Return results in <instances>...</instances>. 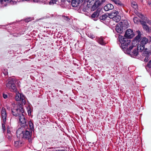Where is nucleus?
Wrapping results in <instances>:
<instances>
[{"instance_id":"1","label":"nucleus","mask_w":151,"mask_h":151,"mask_svg":"<svg viewBox=\"0 0 151 151\" xmlns=\"http://www.w3.org/2000/svg\"><path fill=\"white\" fill-rule=\"evenodd\" d=\"M118 38L119 42L121 43V46L122 48L124 50H126L127 53L130 54V51L134 46L131 44L130 40H127L124 36L120 35H119Z\"/></svg>"},{"instance_id":"2","label":"nucleus","mask_w":151,"mask_h":151,"mask_svg":"<svg viewBox=\"0 0 151 151\" xmlns=\"http://www.w3.org/2000/svg\"><path fill=\"white\" fill-rule=\"evenodd\" d=\"M16 134L17 137L19 138L27 139L29 142H31V139L30 138L31 134L29 131L26 130L22 131L21 128L18 129L16 132Z\"/></svg>"},{"instance_id":"3","label":"nucleus","mask_w":151,"mask_h":151,"mask_svg":"<svg viewBox=\"0 0 151 151\" xmlns=\"http://www.w3.org/2000/svg\"><path fill=\"white\" fill-rule=\"evenodd\" d=\"M16 82L14 78H11L9 79L8 83L6 85V87L12 91L17 92V89L15 85Z\"/></svg>"},{"instance_id":"4","label":"nucleus","mask_w":151,"mask_h":151,"mask_svg":"<svg viewBox=\"0 0 151 151\" xmlns=\"http://www.w3.org/2000/svg\"><path fill=\"white\" fill-rule=\"evenodd\" d=\"M15 99L16 101H19L17 103V105H18L19 102H20L22 105H24L25 104L26 100L24 97L19 93H16V95Z\"/></svg>"},{"instance_id":"5","label":"nucleus","mask_w":151,"mask_h":151,"mask_svg":"<svg viewBox=\"0 0 151 151\" xmlns=\"http://www.w3.org/2000/svg\"><path fill=\"white\" fill-rule=\"evenodd\" d=\"M148 42V39L145 37H143L140 42V44L138 45V49L139 50L141 51H143L145 48V45L147 44Z\"/></svg>"},{"instance_id":"6","label":"nucleus","mask_w":151,"mask_h":151,"mask_svg":"<svg viewBox=\"0 0 151 151\" xmlns=\"http://www.w3.org/2000/svg\"><path fill=\"white\" fill-rule=\"evenodd\" d=\"M13 116H19L20 114V112L18 113V107L17 105L15 104H12L11 108Z\"/></svg>"},{"instance_id":"7","label":"nucleus","mask_w":151,"mask_h":151,"mask_svg":"<svg viewBox=\"0 0 151 151\" xmlns=\"http://www.w3.org/2000/svg\"><path fill=\"white\" fill-rule=\"evenodd\" d=\"M18 0H0L1 3L3 6H6L8 3H10L11 4H16Z\"/></svg>"},{"instance_id":"8","label":"nucleus","mask_w":151,"mask_h":151,"mask_svg":"<svg viewBox=\"0 0 151 151\" xmlns=\"http://www.w3.org/2000/svg\"><path fill=\"white\" fill-rule=\"evenodd\" d=\"M134 35L133 31L131 29H129L126 30L124 36L126 37L130 38H132Z\"/></svg>"},{"instance_id":"9","label":"nucleus","mask_w":151,"mask_h":151,"mask_svg":"<svg viewBox=\"0 0 151 151\" xmlns=\"http://www.w3.org/2000/svg\"><path fill=\"white\" fill-rule=\"evenodd\" d=\"M123 23H120L116 26L115 30L117 32L120 34L123 32Z\"/></svg>"},{"instance_id":"10","label":"nucleus","mask_w":151,"mask_h":151,"mask_svg":"<svg viewBox=\"0 0 151 151\" xmlns=\"http://www.w3.org/2000/svg\"><path fill=\"white\" fill-rule=\"evenodd\" d=\"M138 35L136 36L135 38V40H134L133 41L132 43L131 42V44L132 45V44H133L134 43L136 42V44L137 45L138 43V42L140 40V39L141 37V32L140 31H137Z\"/></svg>"},{"instance_id":"11","label":"nucleus","mask_w":151,"mask_h":151,"mask_svg":"<svg viewBox=\"0 0 151 151\" xmlns=\"http://www.w3.org/2000/svg\"><path fill=\"white\" fill-rule=\"evenodd\" d=\"M114 8V6L112 4H108L104 6V9L105 11H107L113 9Z\"/></svg>"},{"instance_id":"12","label":"nucleus","mask_w":151,"mask_h":151,"mask_svg":"<svg viewBox=\"0 0 151 151\" xmlns=\"http://www.w3.org/2000/svg\"><path fill=\"white\" fill-rule=\"evenodd\" d=\"M19 112L20 114L19 116V121H21V120H23L25 118V117L23 114L24 110L23 108L21 107H20Z\"/></svg>"},{"instance_id":"13","label":"nucleus","mask_w":151,"mask_h":151,"mask_svg":"<svg viewBox=\"0 0 151 151\" xmlns=\"http://www.w3.org/2000/svg\"><path fill=\"white\" fill-rule=\"evenodd\" d=\"M1 116L3 120V122L5 123L6 121V114L5 109L3 108L1 110Z\"/></svg>"},{"instance_id":"14","label":"nucleus","mask_w":151,"mask_h":151,"mask_svg":"<svg viewBox=\"0 0 151 151\" xmlns=\"http://www.w3.org/2000/svg\"><path fill=\"white\" fill-rule=\"evenodd\" d=\"M80 2L79 0H72L71 2L72 6L74 7H77L80 4Z\"/></svg>"},{"instance_id":"15","label":"nucleus","mask_w":151,"mask_h":151,"mask_svg":"<svg viewBox=\"0 0 151 151\" xmlns=\"http://www.w3.org/2000/svg\"><path fill=\"white\" fill-rule=\"evenodd\" d=\"M119 12L116 10H113L110 13L108 14V15L109 16V18H111V17H113L118 15Z\"/></svg>"},{"instance_id":"16","label":"nucleus","mask_w":151,"mask_h":151,"mask_svg":"<svg viewBox=\"0 0 151 151\" xmlns=\"http://www.w3.org/2000/svg\"><path fill=\"white\" fill-rule=\"evenodd\" d=\"M100 5L99 2V1H95L92 7V10H93V11L98 8Z\"/></svg>"},{"instance_id":"17","label":"nucleus","mask_w":151,"mask_h":151,"mask_svg":"<svg viewBox=\"0 0 151 151\" xmlns=\"http://www.w3.org/2000/svg\"><path fill=\"white\" fill-rule=\"evenodd\" d=\"M111 18H112L113 20L116 22H118L120 20L121 17L119 15H117L113 17H111Z\"/></svg>"},{"instance_id":"18","label":"nucleus","mask_w":151,"mask_h":151,"mask_svg":"<svg viewBox=\"0 0 151 151\" xmlns=\"http://www.w3.org/2000/svg\"><path fill=\"white\" fill-rule=\"evenodd\" d=\"M99 13V10L97 9L96 12H94L91 15V17L93 19L94 18L98 17Z\"/></svg>"},{"instance_id":"19","label":"nucleus","mask_w":151,"mask_h":151,"mask_svg":"<svg viewBox=\"0 0 151 151\" xmlns=\"http://www.w3.org/2000/svg\"><path fill=\"white\" fill-rule=\"evenodd\" d=\"M97 41L101 45H104L106 44V43L104 41V40L102 37H99L98 38Z\"/></svg>"},{"instance_id":"20","label":"nucleus","mask_w":151,"mask_h":151,"mask_svg":"<svg viewBox=\"0 0 151 151\" xmlns=\"http://www.w3.org/2000/svg\"><path fill=\"white\" fill-rule=\"evenodd\" d=\"M22 141H18L15 142L14 143V145L16 147H20L22 146Z\"/></svg>"},{"instance_id":"21","label":"nucleus","mask_w":151,"mask_h":151,"mask_svg":"<svg viewBox=\"0 0 151 151\" xmlns=\"http://www.w3.org/2000/svg\"><path fill=\"white\" fill-rule=\"evenodd\" d=\"M109 16L108 14H105L100 17L99 18L101 20H105Z\"/></svg>"},{"instance_id":"22","label":"nucleus","mask_w":151,"mask_h":151,"mask_svg":"<svg viewBox=\"0 0 151 151\" xmlns=\"http://www.w3.org/2000/svg\"><path fill=\"white\" fill-rule=\"evenodd\" d=\"M19 121L20 124L22 127H24L26 125V121L25 119Z\"/></svg>"},{"instance_id":"23","label":"nucleus","mask_w":151,"mask_h":151,"mask_svg":"<svg viewBox=\"0 0 151 151\" xmlns=\"http://www.w3.org/2000/svg\"><path fill=\"white\" fill-rule=\"evenodd\" d=\"M86 34L89 37L92 39L95 37V36L90 32H87L86 33Z\"/></svg>"},{"instance_id":"24","label":"nucleus","mask_w":151,"mask_h":151,"mask_svg":"<svg viewBox=\"0 0 151 151\" xmlns=\"http://www.w3.org/2000/svg\"><path fill=\"white\" fill-rule=\"evenodd\" d=\"M138 50H139L138 49V48H137V49H134V50L133 51V52H132V53L134 57H136L137 55L138 54Z\"/></svg>"},{"instance_id":"25","label":"nucleus","mask_w":151,"mask_h":151,"mask_svg":"<svg viewBox=\"0 0 151 151\" xmlns=\"http://www.w3.org/2000/svg\"><path fill=\"white\" fill-rule=\"evenodd\" d=\"M112 1L114 2L115 4L119 5H122V3L119 0H111Z\"/></svg>"},{"instance_id":"26","label":"nucleus","mask_w":151,"mask_h":151,"mask_svg":"<svg viewBox=\"0 0 151 151\" xmlns=\"http://www.w3.org/2000/svg\"><path fill=\"white\" fill-rule=\"evenodd\" d=\"M143 27L144 29L145 30L147 31H149V28L147 25H144Z\"/></svg>"},{"instance_id":"27","label":"nucleus","mask_w":151,"mask_h":151,"mask_svg":"<svg viewBox=\"0 0 151 151\" xmlns=\"http://www.w3.org/2000/svg\"><path fill=\"white\" fill-rule=\"evenodd\" d=\"M17 105V106H18V111H17V112H18V113H19L20 107H21L22 108H23L22 107V106L23 105H22L21 104L20 102H19L18 105Z\"/></svg>"},{"instance_id":"28","label":"nucleus","mask_w":151,"mask_h":151,"mask_svg":"<svg viewBox=\"0 0 151 151\" xmlns=\"http://www.w3.org/2000/svg\"><path fill=\"white\" fill-rule=\"evenodd\" d=\"M6 137L9 139H11L12 136L10 133H7V135H6Z\"/></svg>"},{"instance_id":"29","label":"nucleus","mask_w":151,"mask_h":151,"mask_svg":"<svg viewBox=\"0 0 151 151\" xmlns=\"http://www.w3.org/2000/svg\"><path fill=\"white\" fill-rule=\"evenodd\" d=\"M133 21L135 23H137L138 21V18L137 17H134L133 19Z\"/></svg>"},{"instance_id":"30","label":"nucleus","mask_w":151,"mask_h":151,"mask_svg":"<svg viewBox=\"0 0 151 151\" xmlns=\"http://www.w3.org/2000/svg\"><path fill=\"white\" fill-rule=\"evenodd\" d=\"M29 126H30V128L31 129H33L34 127H33V124L31 122H30L29 123Z\"/></svg>"},{"instance_id":"31","label":"nucleus","mask_w":151,"mask_h":151,"mask_svg":"<svg viewBox=\"0 0 151 151\" xmlns=\"http://www.w3.org/2000/svg\"><path fill=\"white\" fill-rule=\"evenodd\" d=\"M147 65L149 68H151V60L148 63Z\"/></svg>"},{"instance_id":"32","label":"nucleus","mask_w":151,"mask_h":151,"mask_svg":"<svg viewBox=\"0 0 151 151\" xmlns=\"http://www.w3.org/2000/svg\"><path fill=\"white\" fill-rule=\"evenodd\" d=\"M63 19L67 21H68L70 19L67 17L64 16L63 17Z\"/></svg>"},{"instance_id":"33","label":"nucleus","mask_w":151,"mask_h":151,"mask_svg":"<svg viewBox=\"0 0 151 151\" xmlns=\"http://www.w3.org/2000/svg\"><path fill=\"white\" fill-rule=\"evenodd\" d=\"M2 129L4 132L5 130V127L4 124H2Z\"/></svg>"},{"instance_id":"34","label":"nucleus","mask_w":151,"mask_h":151,"mask_svg":"<svg viewBox=\"0 0 151 151\" xmlns=\"http://www.w3.org/2000/svg\"><path fill=\"white\" fill-rule=\"evenodd\" d=\"M7 133H10V127H8L7 128Z\"/></svg>"},{"instance_id":"35","label":"nucleus","mask_w":151,"mask_h":151,"mask_svg":"<svg viewBox=\"0 0 151 151\" xmlns=\"http://www.w3.org/2000/svg\"><path fill=\"white\" fill-rule=\"evenodd\" d=\"M132 5L133 7L135 8H136L137 7V5L136 4H135L132 3Z\"/></svg>"},{"instance_id":"36","label":"nucleus","mask_w":151,"mask_h":151,"mask_svg":"<svg viewBox=\"0 0 151 151\" xmlns=\"http://www.w3.org/2000/svg\"><path fill=\"white\" fill-rule=\"evenodd\" d=\"M143 54H145V55H149L148 52L147 51H145L143 52Z\"/></svg>"},{"instance_id":"37","label":"nucleus","mask_w":151,"mask_h":151,"mask_svg":"<svg viewBox=\"0 0 151 151\" xmlns=\"http://www.w3.org/2000/svg\"><path fill=\"white\" fill-rule=\"evenodd\" d=\"M28 113L29 115H31V110L30 109L28 110Z\"/></svg>"},{"instance_id":"38","label":"nucleus","mask_w":151,"mask_h":151,"mask_svg":"<svg viewBox=\"0 0 151 151\" xmlns=\"http://www.w3.org/2000/svg\"><path fill=\"white\" fill-rule=\"evenodd\" d=\"M3 97L4 99H6L7 98V96L6 94L3 93Z\"/></svg>"},{"instance_id":"39","label":"nucleus","mask_w":151,"mask_h":151,"mask_svg":"<svg viewBox=\"0 0 151 151\" xmlns=\"http://www.w3.org/2000/svg\"><path fill=\"white\" fill-rule=\"evenodd\" d=\"M148 60V58L147 57H145L144 59V61L145 62H147Z\"/></svg>"},{"instance_id":"40","label":"nucleus","mask_w":151,"mask_h":151,"mask_svg":"<svg viewBox=\"0 0 151 151\" xmlns=\"http://www.w3.org/2000/svg\"><path fill=\"white\" fill-rule=\"evenodd\" d=\"M148 38L147 39H148V41L150 42H151V37L150 36H148Z\"/></svg>"},{"instance_id":"41","label":"nucleus","mask_w":151,"mask_h":151,"mask_svg":"<svg viewBox=\"0 0 151 151\" xmlns=\"http://www.w3.org/2000/svg\"><path fill=\"white\" fill-rule=\"evenodd\" d=\"M142 26H143L144 25H146V23L145 22H142Z\"/></svg>"},{"instance_id":"42","label":"nucleus","mask_w":151,"mask_h":151,"mask_svg":"<svg viewBox=\"0 0 151 151\" xmlns=\"http://www.w3.org/2000/svg\"><path fill=\"white\" fill-rule=\"evenodd\" d=\"M147 23L150 25H151V21H148Z\"/></svg>"},{"instance_id":"43","label":"nucleus","mask_w":151,"mask_h":151,"mask_svg":"<svg viewBox=\"0 0 151 151\" xmlns=\"http://www.w3.org/2000/svg\"><path fill=\"white\" fill-rule=\"evenodd\" d=\"M147 23L150 25H151V21H148Z\"/></svg>"},{"instance_id":"44","label":"nucleus","mask_w":151,"mask_h":151,"mask_svg":"<svg viewBox=\"0 0 151 151\" xmlns=\"http://www.w3.org/2000/svg\"><path fill=\"white\" fill-rule=\"evenodd\" d=\"M147 23L150 25H151V21H148Z\"/></svg>"},{"instance_id":"45","label":"nucleus","mask_w":151,"mask_h":151,"mask_svg":"<svg viewBox=\"0 0 151 151\" xmlns=\"http://www.w3.org/2000/svg\"><path fill=\"white\" fill-rule=\"evenodd\" d=\"M151 4V2L150 1H148V4L149 5H150Z\"/></svg>"},{"instance_id":"46","label":"nucleus","mask_w":151,"mask_h":151,"mask_svg":"<svg viewBox=\"0 0 151 151\" xmlns=\"http://www.w3.org/2000/svg\"><path fill=\"white\" fill-rule=\"evenodd\" d=\"M39 0H33L35 2H37Z\"/></svg>"},{"instance_id":"47","label":"nucleus","mask_w":151,"mask_h":151,"mask_svg":"<svg viewBox=\"0 0 151 151\" xmlns=\"http://www.w3.org/2000/svg\"><path fill=\"white\" fill-rule=\"evenodd\" d=\"M7 109H8L9 110H10V108L9 106H7Z\"/></svg>"},{"instance_id":"48","label":"nucleus","mask_w":151,"mask_h":151,"mask_svg":"<svg viewBox=\"0 0 151 151\" xmlns=\"http://www.w3.org/2000/svg\"><path fill=\"white\" fill-rule=\"evenodd\" d=\"M25 21L26 22H29V21H28L27 20H25Z\"/></svg>"},{"instance_id":"49","label":"nucleus","mask_w":151,"mask_h":151,"mask_svg":"<svg viewBox=\"0 0 151 151\" xmlns=\"http://www.w3.org/2000/svg\"><path fill=\"white\" fill-rule=\"evenodd\" d=\"M150 47L151 48V45H150Z\"/></svg>"}]
</instances>
